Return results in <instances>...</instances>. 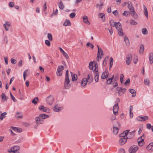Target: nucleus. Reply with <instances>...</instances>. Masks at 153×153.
<instances>
[{
	"label": "nucleus",
	"instance_id": "obj_4",
	"mask_svg": "<svg viewBox=\"0 0 153 153\" xmlns=\"http://www.w3.org/2000/svg\"><path fill=\"white\" fill-rule=\"evenodd\" d=\"M20 148L18 146H14L8 150V152L10 153H20L18 151L19 150Z\"/></svg>",
	"mask_w": 153,
	"mask_h": 153
},
{
	"label": "nucleus",
	"instance_id": "obj_1",
	"mask_svg": "<svg viewBox=\"0 0 153 153\" xmlns=\"http://www.w3.org/2000/svg\"><path fill=\"white\" fill-rule=\"evenodd\" d=\"M49 117L48 115L44 114H40L39 117H36L35 118L36 123L37 124H42L43 123V119Z\"/></svg>",
	"mask_w": 153,
	"mask_h": 153
},
{
	"label": "nucleus",
	"instance_id": "obj_9",
	"mask_svg": "<svg viewBox=\"0 0 153 153\" xmlns=\"http://www.w3.org/2000/svg\"><path fill=\"white\" fill-rule=\"evenodd\" d=\"M39 109L42 111L45 112H49V109L48 108L46 107H45L43 105H41L39 106Z\"/></svg>",
	"mask_w": 153,
	"mask_h": 153
},
{
	"label": "nucleus",
	"instance_id": "obj_20",
	"mask_svg": "<svg viewBox=\"0 0 153 153\" xmlns=\"http://www.w3.org/2000/svg\"><path fill=\"white\" fill-rule=\"evenodd\" d=\"M143 7L144 9V13L145 15L146 16V18H148V12L146 6L145 5H143Z\"/></svg>",
	"mask_w": 153,
	"mask_h": 153
},
{
	"label": "nucleus",
	"instance_id": "obj_21",
	"mask_svg": "<svg viewBox=\"0 0 153 153\" xmlns=\"http://www.w3.org/2000/svg\"><path fill=\"white\" fill-rule=\"evenodd\" d=\"M5 30L6 31L9 30V28L10 26V24L8 22H6L3 25Z\"/></svg>",
	"mask_w": 153,
	"mask_h": 153
},
{
	"label": "nucleus",
	"instance_id": "obj_58",
	"mask_svg": "<svg viewBox=\"0 0 153 153\" xmlns=\"http://www.w3.org/2000/svg\"><path fill=\"white\" fill-rule=\"evenodd\" d=\"M75 15L76 14L74 13H72L70 14V16L71 18L73 19L75 17Z\"/></svg>",
	"mask_w": 153,
	"mask_h": 153
},
{
	"label": "nucleus",
	"instance_id": "obj_51",
	"mask_svg": "<svg viewBox=\"0 0 153 153\" xmlns=\"http://www.w3.org/2000/svg\"><path fill=\"white\" fill-rule=\"evenodd\" d=\"M132 15L134 18L135 19L137 18V14L134 12H132Z\"/></svg>",
	"mask_w": 153,
	"mask_h": 153
},
{
	"label": "nucleus",
	"instance_id": "obj_52",
	"mask_svg": "<svg viewBox=\"0 0 153 153\" xmlns=\"http://www.w3.org/2000/svg\"><path fill=\"white\" fill-rule=\"evenodd\" d=\"M129 13H130L128 11H125L123 13V15L125 16H127L128 14H129Z\"/></svg>",
	"mask_w": 153,
	"mask_h": 153
},
{
	"label": "nucleus",
	"instance_id": "obj_43",
	"mask_svg": "<svg viewBox=\"0 0 153 153\" xmlns=\"http://www.w3.org/2000/svg\"><path fill=\"white\" fill-rule=\"evenodd\" d=\"M117 30L118 31V34L120 36H122L124 35V33L122 29V30Z\"/></svg>",
	"mask_w": 153,
	"mask_h": 153
},
{
	"label": "nucleus",
	"instance_id": "obj_56",
	"mask_svg": "<svg viewBox=\"0 0 153 153\" xmlns=\"http://www.w3.org/2000/svg\"><path fill=\"white\" fill-rule=\"evenodd\" d=\"M45 44L48 46H50L51 45V43L48 40H46L45 41Z\"/></svg>",
	"mask_w": 153,
	"mask_h": 153
},
{
	"label": "nucleus",
	"instance_id": "obj_27",
	"mask_svg": "<svg viewBox=\"0 0 153 153\" xmlns=\"http://www.w3.org/2000/svg\"><path fill=\"white\" fill-rule=\"evenodd\" d=\"M53 110L55 112H59L61 111V108L58 107L57 105H56L53 107Z\"/></svg>",
	"mask_w": 153,
	"mask_h": 153
},
{
	"label": "nucleus",
	"instance_id": "obj_22",
	"mask_svg": "<svg viewBox=\"0 0 153 153\" xmlns=\"http://www.w3.org/2000/svg\"><path fill=\"white\" fill-rule=\"evenodd\" d=\"M147 149L153 151V143H150L146 147Z\"/></svg>",
	"mask_w": 153,
	"mask_h": 153
},
{
	"label": "nucleus",
	"instance_id": "obj_7",
	"mask_svg": "<svg viewBox=\"0 0 153 153\" xmlns=\"http://www.w3.org/2000/svg\"><path fill=\"white\" fill-rule=\"evenodd\" d=\"M144 138V135L143 134L142 136L140 137L138 139L137 141H138V144L139 146H143Z\"/></svg>",
	"mask_w": 153,
	"mask_h": 153
},
{
	"label": "nucleus",
	"instance_id": "obj_33",
	"mask_svg": "<svg viewBox=\"0 0 153 153\" xmlns=\"http://www.w3.org/2000/svg\"><path fill=\"white\" fill-rule=\"evenodd\" d=\"M6 114L7 113L6 112H4L2 113L0 117V120H2L3 118L6 117Z\"/></svg>",
	"mask_w": 153,
	"mask_h": 153
},
{
	"label": "nucleus",
	"instance_id": "obj_25",
	"mask_svg": "<svg viewBox=\"0 0 153 153\" xmlns=\"http://www.w3.org/2000/svg\"><path fill=\"white\" fill-rule=\"evenodd\" d=\"M71 73L72 77V81H75L77 79V75L76 74H72L71 72Z\"/></svg>",
	"mask_w": 153,
	"mask_h": 153
},
{
	"label": "nucleus",
	"instance_id": "obj_12",
	"mask_svg": "<svg viewBox=\"0 0 153 153\" xmlns=\"http://www.w3.org/2000/svg\"><path fill=\"white\" fill-rule=\"evenodd\" d=\"M127 141V138L125 137H123L120 138L119 141V143L120 145L124 144Z\"/></svg>",
	"mask_w": 153,
	"mask_h": 153
},
{
	"label": "nucleus",
	"instance_id": "obj_24",
	"mask_svg": "<svg viewBox=\"0 0 153 153\" xmlns=\"http://www.w3.org/2000/svg\"><path fill=\"white\" fill-rule=\"evenodd\" d=\"M144 51V46L143 44H141L140 45L139 52L140 54H143Z\"/></svg>",
	"mask_w": 153,
	"mask_h": 153
},
{
	"label": "nucleus",
	"instance_id": "obj_54",
	"mask_svg": "<svg viewBox=\"0 0 153 153\" xmlns=\"http://www.w3.org/2000/svg\"><path fill=\"white\" fill-rule=\"evenodd\" d=\"M123 77H124V76L122 74H120V81L121 83H122L123 82Z\"/></svg>",
	"mask_w": 153,
	"mask_h": 153
},
{
	"label": "nucleus",
	"instance_id": "obj_29",
	"mask_svg": "<svg viewBox=\"0 0 153 153\" xmlns=\"http://www.w3.org/2000/svg\"><path fill=\"white\" fill-rule=\"evenodd\" d=\"M1 97L2 99L4 101L7 100L8 99V97L5 96V94L4 93H2L1 94Z\"/></svg>",
	"mask_w": 153,
	"mask_h": 153
},
{
	"label": "nucleus",
	"instance_id": "obj_6",
	"mask_svg": "<svg viewBox=\"0 0 153 153\" xmlns=\"http://www.w3.org/2000/svg\"><path fill=\"white\" fill-rule=\"evenodd\" d=\"M54 98L53 96L50 95L47 97L46 102L47 103L50 105H52L53 102Z\"/></svg>",
	"mask_w": 153,
	"mask_h": 153
},
{
	"label": "nucleus",
	"instance_id": "obj_57",
	"mask_svg": "<svg viewBox=\"0 0 153 153\" xmlns=\"http://www.w3.org/2000/svg\"><path fill=\"white\" fill-rule=\"evenodd\" d=\"M83 22L87 25H90V23L88 20H83Z\"/></svg>",
	"mask_w": 153,
	"mask_h": 153
},
{
	"label": "nucleus",
	"instance_id": "obj_61",
	"mask_svg": "<svg viewBox=\"0 0 153 153\" xmlns=\"http://www.w3.org/2000/svg\"><path fill=\"white\" fill-rule=\"evenodd\" d=\"M110 59V65H113V59L112 57H111Z\"/></svg>",
	"mask_w": 153,
	"mask_h": 153
},
{
	"label": "nucleus",
	"instance_id": "obj_44",
	"mask_svg": "<svg viewBox=\"0 0 153 153\" xmlns=\"http://www.w3.org/2000/svg\"><path fill=\"white\" fill-rule=\"evenodd\" d=\"M64 69V67L63 66L61 65L59 66L57 68V70L60 71H62Z\"/></svg>",
	"mask_w": 153,
	"mask_h": 153
},
{
	"label": "nucleus",
	"instance_id": "obj_31",
	"mask_svg": "<svg viewBox=\"0 0 153 153\" xmlns=\"http://www.w3.org/2000/svg\"><path fill=\"white\" fill-rule=\"evenodd\" d=\"M59 8L61 9H63L64 8V6L61 1H60L59 3Z\"/></svg>",
	"mask_w": 153,
	"mask_h": 153
},
{
	"label": "nucleus",
	"instance_id": "obj_32",
	"mask_svg": "<svg viewBox=\"0 0 153 153\" xmlns=\"http://www.w3.org/2000/svg\"><path fill=\"white\" fill-rule=\"evenodd\" d=\"M118 132V128L117 127H113V132L115 134H117Z\"/></svg>",
	"mask_w": 153,
	"mask_h": 153
},
{
	"label": "nucleus",
	"instance_id": "obj_11",
	"mask_svg": "<svg viewBox=\"0 0 153 153\" xmlns=\"http://www.w3.org/2000/svg\"><path fill=\"white\" fill-rule=\"evenodd\" d=\"M132 56L131 54L128 55L126 58V63L127 65L130 64L132 59Z\"/></svg>",
	"mask_w": 153,
	"mask_h": 153
},
{
	"label": "nucleus",
	"instance_id": "obj_5",
	"mask_svg": "<svg viewBox=\"0 0 153 153\" xmlns=\"http://www.w3.org/2000/svg\"><path fill=\"white\" fill-rule=\"evenodd\" d=\"M138 147L137 145H133L129 149V153H135L138 150Z\"/></svg>",
	"mask_w": 153,
	"mask_h": 153
},
{
	"label": "nucleus",
	"instance_id": "obj_53",
	"mask_svg": "<svg viewBox=\"0 0 153 153\" xmlns=\"http://www.w3.org/2000/svg\"><path fill=\"white\" fill-rule=\"evenodd\" d=\"M63 55V56L65 57V58L66 59H68L69 58V56L68 55V54L65 52H63V53H62Z\"/></svg>",
	"mask_w": 153,
	"mask_h": 153
},
{
	"label": "nucleus",
	"instance_id": "obj_37",
	"mask_svg": "<svg viewBox=\"0 0 153 153\" xmlns=\"http://www.w3.org/2000/svg\"><path fill=\"white\" fill-rule=\"evenodd\" d=\"M114 77V75H113L112 77L110 78L107 80V83L108 84H109L111 82L112 80L113 79Z\"/></svg>",
	"mask_w": 153,
	"mask_h": 153
},
{
	"label": "nucleus",
	"instance_id": "obj_8",
	"mask_svg": "<svg viewBox=\"0 0 153 153\" xmlns=\"http://www.w3.org/2000/svg\"><path fill=\"white\" fill-rule=\"evenodd\" d=\"M117 89L118 91V94L120 96L122 95L126 91V88H122L120 87L117 88Z\"/></svg>",
	"mask_w": 153,
	"mask_h": 153
},
{
	"label": "nucleus",
	"instance_id": "obj_63",
	"mask_svg": "<svg viewBox=\"0 0 153 153\" xmlns=\"http://www.w3.org/2000/svg\"><path fill=\"white\" fill-rule=\"evenodd\" d=\"M119 151L120 153H125V150L122 148L120 149Z\"/></svg>",
	"mask_w": 153,
	"mask_h": 153
},
{
	"label": "nucleus",
	"instance_id": "obj_46",
	"mask_svg": "<svg viewBox=\"0 0 153 153\" xmlns=\"http://www.w3.org/2000/svg\"><path fill=\"white\" fill-rule=\"evenodd\" d=\"M130 24L133 25H135L137 24V23L134 20H131L130 22Z\"/></svg>",
	"mask_w": 153,
	"mask_h": 153
},
{
	"label": "nucleus",
	"instance_id": "obj_10",
	"mask_svg": "<svg viewBox=\"0 0 153 153\" xmlns=\"http://www.w3.org/2000/svg\"><path fill=\"white\" fill-rule=\"evenodd\" d=\"M118 103H117L114 105L113 108V113L114 115H116L118 114Z\"/></svg>",
	"mask_w": 153,
	"mask_h": 153
},
{
	"label": "nucleus",
	"instance_id": "obj_60",
	"mask_svg": "<svg viewBox=\"0 0 153 153\" xmlns=\"http://www.w3.org/2000/svg\"><path fill=\"white\" fill-rule=\"evenodd\" d=\"M11 63L13 64H15L16 62V60L14 59H11Z\"/></svg>",
	"mask_w": 153,
	"mask_h": 153
},
{
	"label": "nucleus",
	"instance_id": "obj_47",
	"mask_svg": "<svg viewBox=\"0 0 153 153\" xmlns=\"http://www.w3.org/2000/svg\"><path fill=\"white\" fill-rule=\"evenodd\" d=\"M138 59L137 56H135L134 57V61H133L134 63L135 64H136L138 61Z\"/></svg>",
	"mask_w": 153,
	"mask_h": 153
},
{
	"label": "nucleus",
	"instance_id": "obj_26",
	"mask_svg": "<svg viewBox=\"0 0 153 153\" xmlns=\"http://www.w3.org/2000/svg\"><path fill=\"white\" fill-rule=\"evenodd\" d=\"M129 92L131 94H132V97H134L136 96V92L133 89H130L129 90Z\"/></svg>",
	"mask_w": 153,
	"mask_h": 153
},
{
	"label": "nucleus",
	"instance_id": "obj_50",
	"mask_svg": "<svg viewBox=\"0 0 153 153\" xmlns=\"http://www.w3.org/2000/svg\"><path fill=\"white\" fill-rule=\"evenodd\" d=\"M86 45L91 47L92 49H93L94 47L93 45L90 42L87 43Z\"/></svg>",
	"mask_w": 153,
	"mask_h": 153
},
{
	"label": "nucleus",
	"instance_id": "obj_49",
	"mask_svg": "<svg viewBox=\"0 0 153 153\" xmlns=\"http://www.w3.org/2000/svg\"><path fill=\"white\" fill-rule=\"evenodd\" d=\"M115 115H112L110 119L111 120V121H113L116 118V117L115 116Z\"/></svg>",
	"mask_w": 153,
	"mask_h": 153
},
{
	"label": "nucleus",
	"instance_id": "obj_14",
	"mask_svg": "<svg viewBox=\"0 0 153 153\" xmlns=\"http://www.w3.org/2000/svg\"><path fill=\"white\" fill-rule=\"evenodd\" d=\"M129 131V130H127L123 132L119 135L120 137H121L122 138L125 137V136H126L128 134Z\"/></svg>",
	"mask_w": 153,
	"mask_h": 153
},
{
	"label": "nucleus",
	"instance_id": "obj_16",
	"mask_svg": "<svg viewBox=\"0 0 153 153\" xmlns=\"http://www.w3.org/2000/svg\"><path fill=\"white\" fill-rule=\"evenodd\" d=\"M94 75V79L95 81L97 82L99 81V72H93Z\"/></svg>",
	"mask_w": 153,
	"mask_h": 153
},
{
	"label": "nucleus",
	"instance_id": "obj_62",
	"mask_svg": "<svg viewBox=\"0 0 153 153\" xmlns=\"http://www.w3.org/2000/svg\"><path fill=\"white\" fill-rule=\"evenodd\" d=\"M143 129V127L141 126H140L139 127V129L138 131V134H140L141 132L142 131V130Z\"/></svg>",
	"mask_w": 153,
	"mask_h": 153
},
{
	"label": "nucleus",
	"instance_id": "obj_55",
	"mask_svg": "<svg viewBox=\"0 0 153 153\" xmlns=\"http://www.w3.org/2000/svg\"><path fill=\"white\" fill-rule=\"evenodd\" d=\"M56 74L57 76H61L62 74V72L60 71L57 70L56 72Z\"/></svg>",
	"mask_w": 153,
	"mask_h": 153
},
{
	"label": "nucleus",
	"instance_id": "obj_64",
	"mask_svg": "<svg viewBox=\"0 0 153 153\" xmlns=\"http://www.w3.org/2000/svg\"><path fill=\"white\" fill-rule=\"evenodd\" d=\"M113 14L116 16H117L118 14V12L117 10H116L114 11L113 12Z\"/></svg>",
	"mask_w": 153,
	"mask_h": 153
},
{
	"label": "nucleus",
	"instance_id": "obj_19",
	"mask_svg": "<svg viewBox=\"0 0 153 153\" xmlns=\"http://www.w3.org/2000/svg\"><path fill=\"white\" fill-rule=\"evenodd\" d=\"M87 79L88 83L89 84H90L93 80L92 76L91 74H89L87 78Z\"/></svg>",
	"mask_w": 153,
	"mask_h": 153
},
{
	"label": "nucleus",
	"instance_id": "obj_30",
	"mask_svg": "<svg viewBox=\"0 0 153 153\" xmlns=\"http://www.w3.org/2000/svg\"><path fill=\"white\" fill-rule=\"evenodd\" d=\"M63 25L65 26H70L71 25V23L69 20H66L63 24Z\"/></svg>",
	"mask_w": 153,
	"mask_h": 153
},
{
	"label": "nucleus",
	"instance_id": "obj_2",
	"mask_svg": "<svg viewBox=\"0 0 153 153\" xmlns=\"http://www.w3.org/2000/svg\"><path fill=\"white\" fill-rule=\"evenodd\" d=\"M70 80L68 76V71L67 70L66 72L65 80L64 82L65 88L67 89H69L71 87V85L70 84Z\"/></svg>",
	"mask_w": 153,
	"mask_h": 153
},
{
	"label": "nucleus",
	"instance_id": "obj_18",
	"mask_svg": "<svg viewBox=\"0 0 153 153\" xmlns=\"http://www.w3.org/2000/svg\"><path fill=\"white\" fill-rule=\"evenodd\" d=\"M108 71L103 72L101 78L102 79H104L107 78L108 76Z\"/></svg>",
	"mask_w": 153,
	"mask_h": 153
},
{
	"label": "nucleus",
	"instance_id": "obj_3",
	"mask_svg": "<svg viewBox=\"0 0 153 153\" xmlns=\"http://www.w3.org/2000/svg\"><path fill=\"white\" fill-rule=\"evenodd\" d=\"M88 68L90 70H92L93 72H98L97 63L94 61L89 62Z\"/></svg>",
	"mask_w": 153,
	"mask_h": 153
},
{
	"label": "nucleus",
	"instance_id": "obj_28",
	"mask_svg": "<svg viewBox=\"0 0 153 153\" xmlns=\"http://www.w3.org/2000/svg\"><path fill=\"white\" fill-rule=\"evenodd\" d=\"M124 41L127 46H129L130 45V43L128 39L126 36H125Z\"/></svg>",
	"mask_w": 153,
	"mask_h": 153
},
{
	"label": "nucleus",
	"instance_id": "obj_13",
	"mask_svg": "<svg viewBox=\"0 0 153 153\" xmlns=\"http://www.w3.org/2000/svg\"><path fill=\"white\" fill-rule=\"evenodd\" d=\"M88 82V80L86 78H83L81 81V86L82 87H85Z\"/></svg>",
	"mask_w": 153,
	"mask_h": 153
},
{
	"label": "nucleus",
	"instance_id": "obj_23",
	"mask_svg": "<svg viewBox=\"0 0 153 153\" xmlns=\"http://www.w3.org/2000/svg\"><path fill=\"white\" fill-rule=\"evenodd\" d=\"M115 27L117 30H122V27L121 24L119 22H118L116 23Z\"/></svg>",
	"mask_w": 153,
	"mask_h": 153
},
{
	"label": "nucleus",
	"instance_id": "obj_17",
	"mask_svg": "<svg viewBox=\"0 0 153 153\" xmlns=\"http://www.w3.org/2000/svg\"><path fill=\"white\" fill-rule=\"evenodd\" d=\"M149 62L151 64H152L153 63V53H149Z\"/></svg>",
	"mask_w": 153,
	"mask_h": 153
},
{
	"label": "nucleus",
	"instance_id": "obj_35",
	"mask_svg": "<svg viewBox=\"0 0 153 153\" xmlns=\"http://www.w3.org/2000/svg\"><path fill=\"white\" fill-rule=\"evenodd\" d=\"M127 135H128L127 137V138L128 139H131L134 136V134H131V132H129Z\"/></svg>",
	"mask_w": 153,
	"mask_h": 153
},
{
	"label": "nucleus",
	"instance_id": "obj_38",
	"mask_svg": "<svg viewBox=\"0 0 153 153\" xmlns=\"http://www.w3.org/2000/svg\"><path fill=\"white\" fill-rule=\"evenodd\" d=\"M142 32L144 35H147L148 33L147 30L145 28H143L142 29Z\"/></svg>",
	"mask_w": 153,
	"mask_h": 153
},
{
	"label": "nucleus",
	"instance_id": "obj_42",
	"mask_svg": "<svg viewBox=\"0 0 153 153\" xmlns=\"http://www.w3.org/2000/svg\"><path fill=\"white\" fill-rule=\"evenodd\" d=\"M48 38L50 41H52L53 40L52 35L50 33H48Z\"/></svg>",
	"mask_w": 153,
	"mask_h": 153
},
{
	"label": "nucleus",
	"instance_id": "obj_39",
	"mask_svg": "<svg viewBox=\"0 0 153 153\" xmlns=\"http://www.w3.org/2000/svg\"><path fill=\"white\" fill-rule=\"evenodd\" d=\"M98 16L99 18H101L102 19H105V16L104 14L101 13L98 14Z\"/></svg>",
	"mask_w": 153,
	"mask_h": 153
},
{
	"label": "nucleus",
	"instance_id": "obj_34",
	"mask_svg": "<svg viewBox=\"0 0 153 153\" xmlns=\"http://www.w3.org/2000/svg\"><path fill=\"white\" fill-rule=\"evenodd\" d=\"M149 80L148 79L146 78L144 79V83L145 85H147L148 86H149Z\"/></svg>",
	"mask_w": 153,
	"mask_h": 153
},
{
	"label": "nucleus",
	"instance_id": "obj_41",
	"mask_svg": "<svg viewBox=\"0 0 153 153\" xmlns=\"http://www.w3.org/2000/svg\"><path fill=\"white\" fill-rule=\"evenodd\" d=\"M109 57L106 56L105 57V59H104L103 62V65L104 66H105L106 64V62H107L108 59Z\"/></svg>",
	"mask_w": 153,
	"mask_h": 153
},
{
	"label": "nucleus",
	"instance_id": "obj_36",
	"mask_svg": "<svg viewBox=\"0 0 153 153\" xmlns=\"http://www.w3.org/2000/svg\"><path fill=\"white\" fill-rule=\"evenodd\" d=\"M116 23V22H115L113 20H111L110 22V25L111 27L115 26Z\"/></svg>",
	"mask_w": 153,
	"mask_h": 153
},
{
	"label": "nucleus",
	"instance_id": "obj_15",
	"mask_svg": "<svg viewBox=\"0 0 153 153\" xmlns=\"http://www.w3.org/2000/svg\"><path fill=\"white\" fill-rule=\"evenodd\" d=\"M128 8L131 11V12H134V7L132 6L131 2H129L128 3Z\"/></svg>",
	"mask_w": 153,
	"mask_h": 153
},
{
	"label": "nucleus",
	"instance_id": "obj_48",
	"mask_svg": "<svg viewBox=\"0 0 153 153\" xmlns=\"http://www.w3.org/2000/svg\"><path fill=\"white\" fill-rule=\"evenodd\" d=\"M10 94L11 97V98L14 102H15L16 101V100L15 97L12 95L11 92H10Z\"/></svg>",
	"mask_w": 153,
	"mask_h": 153
},
{
	"label": "nucleus",
	"instance_id": "obj_40",
	"mask_svg": "<svg viewBox=\"0 0 153 153\" xmlns=\"http://www.w3.org/2000/svg\"><path fill=\"white\" fill-rule=\"evenodd\" d=\"M38 100V98L37 97H36L32 100V102L34 104L36 105L37 103Z\"/></svg>",
	"mask_w": 153,
	"mask_h": 153
},
{
	"label": "nucleus",
	"instance_id": "obj_59",
	"mask_svg": "<svg viewBox=\"0 0 153 153\" xmlns=\"http://www.w3.org/2000/svg\"><path fill=\"white\" fill-rule=\"evenodd\" d=\"M27 71V70H25L23 73V78H24V80L25 81V77L26 76V72ZM26 76H27V75H26Z\"/></svg>",
	"mask_w": 153,
	"mask_h": 153
},
{
	"label": "nucleus",
	"instance_id": "obj_45",
	"mask_svg": "<svg viewBox=\"0 0 153 153\" xmlns=\"http://www.w3.org/2000/svg\"><path fill=\"white\" fill-rule=\"evenodd\" d=\"M141 121H144L147 120L148 119V117L147 116L144 117H141Z\"/></svg>",
	"mask_w": 153,
	"mask_h": 153
}]
</instances>
